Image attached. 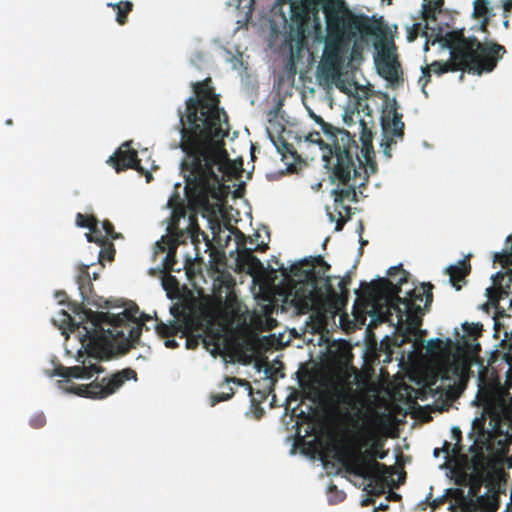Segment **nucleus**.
Listing matches in <instances>:
<instances>
[{
  "mask_svg": "<svg viewBox=\"0 0 512 512\" xmlns=\"http://www.w3.org/2000/svg\"><path fill=\"white\" fill-rule=\"evenodd\" d=\"M503 9L505 12L512 14V0H504Z\"/></svg>",
  "mask_w": 512,
  "mask_h": 512,
  "instance_id": "8fccbe9b",
  "label": "nucleus"
},
{
  "mask_svg": "<svg viewBox=\"0 0 512 512\" xmlns=\"http://www.w3.org/2000/svg\"><path fill=\"white\" fill-rule=\"evenodd\" d=\"M187 229L191 238H195L198 235V233L200 232V228L197 224L196 216H189Z\"/></svg>",
  "mask_w": 512,
  "mask_h": 512,
  "instance_id": "58836bf2",
  "label": "nucleus"
},
{
  "mask_svg": "<svg viewBox=\"0 0 512 512\" xmlns=\"http://www.w3.org/2000/svg\"><path fill=\"white\" fill-rule=\"evenodd\" d=\"M441 450L443 452L447 453V454H449L450 451L453 452V448L451 447V443L445 441Z\"/></svg>",
  "mask_w": 512,
  "mask_h": 512,
  "instance_id": "5fc2aeb1",
  "label": "nucleus"
},
{
  "mask_svg": "<svg viewBox=\"0 0 512 512\" xmlns=\"http://www.w3.org/2000/svg\"><path fill=\"white\" fill-rule=\"evenodd\" d=\"M401 495L396 493V492H393V491H390L386 497V500L387 501H400L401 500Z\"/></svg>",
  "mask_w": 512,
  "mask_h": 512,
  "instance_id": "09e8293b",
  "label": "nucleus"
},
{
  "mask_svg": "<svg viewBox=\"0 0 512 512\" xmlns=\"http://www.w3.org/2000/svg\"><path fill=\"white\" fill-rule=\"evenodd\" d=\"M107 163H109L116 172L127 169H134L138 172L144 171L137 151L129 148V143H124L122 147L109 157Z\"/></svg>",
  "mask_w": 512,
  "mask_h": 512,
  "instance_id": "4468645a",
  "label": "nucleus"
},
{
  "mask_svg": "<svg viewBox=\"0 0 512 512\" xmlns=\"http://www.w3.org/2000/svg\"><path fill=\"white\" fill-rule=\"evenodd\" d=\"M463 330L468 337L476 341V339L481 336L482 325L479 323H465L463 324Z\"/></svg>",
  "mask_w": 512,
  "mask_h": 512,
  "instance_id": "2f4dec72",
  "label": "nucleus"
},
{
  "mask_svg": "<svg viewBox=\"0 0 512 512\" xmlns=\"http://www.w3.org/2000/svg\"><path fill=\"white\" fill-rule=\"evenodd\" d=\"M316 121L320 124L327 140L331 142L330 152L335 158V163L331 168L330 179L332 182L338 181L339 184L346 186L342 189L332 190L334 202L342 204L345 200L350 202L357 201L355 189L357 186L362 185V183H357L360 172L357 169L356 163H359V167L362 166V161L358 154V144L345 129L336 128L325 122L321 117H316Z\"/></svg>",
  "mask_w": 512,
  "mask_h": 512,
  "instance_id": "6e6552de",
  "label": "nucleus"
},
{
  "mask_svg": "<svg viewBox=\"0 0 512 512\" xmlns=\"http://www.w3.org/2000/svg\"><path fill=\"white\" fill-rule=\"evenodd\" d=\"M109 7H112L116 11V21L119 25H125L128 20V14L133 9V3L131 1H120L118 3H109Z\"/></svg>",
  "mask_w": 512,
  "mask_h": 512,
  "instance_id": "412c9836",
  "label": "nucleus"
},
{
  "mask_svg": "<svg viewBox=\"0 0 512 512\" xmlns=\"http://www.w3.org/2000/svg\"><path fill=\"white\" fill-rule=\"evenodd\" d=\"M323 158H324V161L326 162V167H328V168H329V167H330V164H331V159H332L333 157L328 158V157L324 156Z\"/></svg>",
  "mask_w": 512,
  "mask_h": 512,
  "instance_id": "680f3d73",
  "label": "nucleus"
},
{
  "mask_svg": "<svg viewBox=\"0 0 512 512\" xmlns=\"http://www.w3.org/2000/svg\"><path fill=\"white\" fill-rule=\"evenodd\" d=\"M480 488V483L470 487L469 495L462 496L460 500V512H497L499 508V496L497 493L474 496Z\"/></svg>",
  "mask_w": 512,
  "mask_h": 512,
  "instance_id": "f8f14e48",
  "label": "nucleus"
},
{
  "mask_svg": "<svg viewBox=\"0 0 512 512\" xmlns=\"http://www.w3.org/2000/svg\"><path fill=\"white\" fill-rule=\"evenodd\" d=\"M77 284L83 300H85L87 298V293L92 289L88 265H83L80 267L79 274L77 276Z\"/></svg>",
  "mask_w": 512,
  "mask_h": 512,
  "instance_id": "4be33fe9",
  "label": "nucleus"
},
{
  "mask_svg": "<svg viewBox=\"0 0 512 512\" xmlns=\"http://www.w3.org/2000/svg\"><path fill=\"white\" fill-rule=\"evenodd\" d=\"M266 249H268V245L267 244H258L255 248V250L257 251H265Z\"/></svg>",
  "mask_w": 512,
  "mask_h": 512,
  "instance_id": "13d9d810",
  "label": "nucleus"
},
{
  "mask_svg": "<svg viewBox=\"0 0 512 512\" xmlns=\"http://www.w3.org/2000/svg\"><path fill=\"white\" fill-rule=\"evenodd\" d=\"M334 400L339 404L354 406L357 401V391L348 383L339 382L331 387Z\"/></svg>",
  "mask_w": 512,
  "mask_h": 512,
  "instance_id": "f3484780",
  "label": "nucleus"
},
{
  "mask_svg": "<svg viewBox=\"0 0 512 512\" xmlns=\"http://www.w3.org/2000/svg\"><path fill=\"white\" fill-rule=\"evenodd\" d=\"M445 502V497H440L438 499H435L433 503L431 504V507L433 509L438 508L440 505H442Z\"/></svg>",
  "mask_w": 512,
  "mask_h": 512,
  "instance_id": "864d4df0",
  "label": "nucleus"
},
{
  "mask_svg": "<svg viewBox=\"0 0 512 512\" xmlns=\"http://www.w3.org/2000/svg\"><path fill=\"white\" fill-rule=\"evenodd\" d=\"M374 503H375V501L372 498H366L365 500H363L362 506H368V505H371Z\"/></svg>",
  "mask_w": 512,
  "mask_h": 512,
  "instance_id": "bf43d9fd",
  "label": "nucleus"
},
{
  "mask_svg": "<svg viewBox=\"0 0 512 512\" xmlns=\"http://www.w3.org/2000/svg\"><path fill=\"white\" fill-rule=\"evenodd\" d=\"M76 224L81 228H88L91 232L96 233L98 231L99 221L93 215L77 213Z\"/></svg>",
  "mask_w": 512,
  "mask_h": 512,
  "instance_id": "393cba45",
  "label": "nucleus"
},
{
  "mask_svg": "<svg viewBox=\"0 0 512 512\" xmlns=\"http://www.w3.org/2000/svg\"><path fill=\"white\" fill-rule=\"evenodd\" d=\"M489 14L488 2L486 0H475L474 12L475 18H487Z\"/></svg>",
  "mask_w": 512,
  "mask_h": 512,
  "instance_id": "473e14b6",
  "label": "nucleus"
},
{
  "mask_svg": "<svg viewBox=\"0 0 512 512\" xmlns=\"http://www.w3.org/2000/svg\"><path fill=\"white\" fill-rule=\"evenodd\" d=\"M381 73L388 80H394L398 76L397 67L394 62L387 60L381 66Z\"/></svg>",
  "mask_w": 512,
  "mask_h": 512,
  "instance_id": "7c9ffc66",
  "label": "nucleus"
},
{
  "mask_svg": "<svg viewBox=\"0 0 512 512\" xmlns=\"http://www.w3.org/2000/svg\"><path fill=\"white\" fill-rule=\"evenodd\" d=\"M384 440L373 431L352 432L337 450V461L345 472L368 481V493L380 496L387 486L394 485L393 476L397 473L394 466L377 461L388 455L384 449Z\"/></svg>",
  "mask_w": 512,
  "mask_h": 512,
  "instance_id": "39448f33",
  "label": "nucleus"
},
{
  "mask_svg": "<svg viewBox=\"0 0 512 512\" xmlns=\"http://www.w3.org/2000/svg\"><path fill=\"white\" fill-rule=\"evenodd\" d=\"M231 380H232V381H234V382H236V381H237V382H239V383H241V382H242V380H240V379H236V378H232Z\"/></svg>",
  "mask_w": 512,
  "mask_h": 512,
  "instance_id": "774afa93",
  "label": "nucleus"
},
{
  "mask_svg": "<svg viewBox=\"0 0 512 512\" xmlns=\"http://www.w3.org/2000/svg\"><path fill=\"white\" fill-rule=\"evenodd\" d=\"M387 274L390 277H396L397 275H399V278L395 285H398V287H400V288H401V285H403L404 283H406L408 281L409 273L403 269L401 264L398 266L390 267L387 271Z\"/></svg>",
  "mask_w": 512,
  "mask_h": 512,
  "instance_id": "cd10ccee",
  "label": "nucleus"
},
{
  "mask_svg": "<svg viewBox=\"0 0 512 512\" xmlns=\"http://www.w3.org/2000/svg\"><path fill=\"white\" fill-rule=\"evenodd\" d=\"M389 509V505L387 503H381L378 507L374 509V512L378 511H386Z\"/></svg>",
  "mask_w": 512,
  "mask_h": 512,
  "instance_id": "6e6d98bb",
  "label": "nucleus"
},
{
  "mask_svg": "<svg viewBox=\"0 0 512 512\" xmlns=\"http://www.w3.org/2000/svg\"><path fill=\"white\" fill-rule=\"evenodd\" d=\"M306 140L313 144H318L320 147H328L321 138V135L317 131L310 132L306 136Z\"/></svg>",
  "mask_w": 512,
  "mask_h": 512,
  "instance_id": "a19ab883",
  "label": "nucleus"
},
{
  "mask_svg": "<svg viewBox=\"0 0 512 512\" xmlns=\"http://www.w3.org/2000/svg\"><path fill=\"white\" fill-rule=\"evenodd\" d=\"M138 306L127 308L119 314L109 312H96L83 310L84 321L87 325H77L85 333L81 343L86 348L88 355L95 359H108L114 346L125 354L135 348L140 340L144 321H148V315L141 314L139 317Z\"/></svg>",
  "mask_w": 512,
  "mask_h": 512,
  "instance_id": "20e7f679",
  "label": "nucleus"
},
{
  "mask_svg": "<svg viewBox=\"0 0 512 512\" xmlns=\"http://www.w3.org/2000/svg\"><path fill=\"white\" fill-rule=\"evenodd\" d=\"M165 346L167 348L174 349V348L178 347V343L174 339H166L165 340Z\"/></svg>",
  "mask_w": 512,
  "mask_h": 512,
  "instance_id": "603ef678",
  "label": "nucleus"
},
{
  "mask_svg": "<svg viewBox=\"0 0 512 512\" xmlns=\"http://www.w3.org/2000/svg\"><path fill=\"white\" fill-rule=\"evenodd\" d=\"M291 20L287 39L298 48L308 38L314 43H324L322 59L318 66L320 80L327 84L335 83L345 91L341 81V70L347 59L352 41L358 34H374V26L368 18L357 16L347 8L325 5L323 13L326 21V34L323 33L319 12L306 5L291 7Z\"/></svg>",
  "mask_w": 512,
  "mask_h": 512,
  "instance_id": "f03ea898",
  "label": "nucleus"
},
{
  "mask_svg": "<svg viewBox=\"0 0 512 512\" xmlns=\"http://www.w3.org/2000/svg\"><path fill=\"white\" fill-rule=\"evenodd\" d=\"M358 53L357 44L354 43L352 47V56L354 57Z\"/></svg>",
  "mask_w": 512,
  "mask_h": 512,
  "instance_id": "052dcab7",
  "label": "nucleus"
},
{
  "mask_svg": "<svg viewBox=\"0 0 512 512\" xmlns=\"http://www.w3.org/2000/svg\"><path fill=\"white\" fill-rule=\"evenodd\" d=\"M402 114L398 112V104L395 99L388 100L382 111L381 124L385 141L381 143L383 153L391 157V145L396 143L393 137L402 139L404 136L405 124L402 121Z\"/></svg>",
  "mask_w": 512,
  "mask_h": 512,
  "instance_id": "9b49d317",
  "label": "nucleus"
},
{
  "mask_svg": "<svg viewBox=\"0 0 512 512\" xmlns=\"http://www.w3.org/2000/svg\"><path fill=\"white\" fill-rule=\"evenodd\" d=\"M227 388H228V392H222V393H217V394L211 395V397H210L211 406H215L216 404H218L222 401L229 400L234 395L233 389L231 387H227Z\"/></svg>",
  "mask_w": 512,
  "mask_h": 512,
  "instance_id": "f704fd0d",
  "label": "nucleus"
},
{
  "mask_svg": "<svg viewBox=\"0 0 512 512\" xmlns=\"http://www.w3.org/2000/svg\"><path fill=\"white\" fill-rule=\"evenodd\" d=\"M477 399L484 406H489L491 404V396L488 393H482L479 391Z\"/></svg>",
  "mask_w": 512,
  "mask_h": 512,
  "instance_id": "49530a36",
  "label": "nucleus"
},
{
  "mask_svg": "<svg viewBox=\"0 0 512 512\" xmlns=\"http://www.w3.org/2000/svg\"><path fill=\"white\" fill-rule=\"evenodd\" d=\"M458 350H464V352H466L469 357L474 358L478 356L481 350V346L475 341L470 342L468 339L463 338L462 347H458Z\"/></svg>",
  "mask_w": 512,
  "mask_h": 512,
  "instance_id": "c85d7f7f",
  "label": "nucleus"
},
{
  "mask_svg": "<svg viewBox=\"0 0 512 512\" xmlns=\"http://www.w3.org/2000/svg\"><path fill=\"white\" fill-rule=\"evenodd\" d=\"M239 261L247 266L250 274L262 273L264 271V265L253 253L251 248H243L239 251Z\"/></svg>",
  "mask_w": 512,
  "mask_h": 512,
  "instance_id": "6ab92c4d",
  "label": "nucleus"
},
{
  "mask_svg": "<svg viewBox=\"0 0 512 512\" xmlns=\"http://www.w3.org/2000/svg\"><path fill=\"white\" fill-rule=\"evenodd\" d=\"M470 451H477L476 454L472 457V465L476 472L482 473L485 470V454L481 448L473 445L470 448Z\"/></svg>",
  "mask_w": 512,
  "mask_h": 512,
  "instance_id": "bb28decb",
  "label": "nucleus"
},
{
  "mask_svg": "<svg viewBox=\"0 0 512 512\" xmlns=\"http://www.w3.org/2000/svg\"><path fill=\"white\" fill-rule=\"evenodd\" d=\"M100 246L102 247L100 252H99V260L102 261V260H107V261H112L114 260V256H115V248H114V245L111 243V242H107L104 241L103 244H100Z\"/></svg>",
  "mask_w": 512,
  "mask_h": 512,
  "instance_id": "c756f323",
  "label": "nucleus"
},
{
  "mask_svg": "<svg viewBox=\"0 0 512 512\" xmlns=\"http://www.w3.org/2000/svg\"><path fill=\"white\" fill-rule=\"evenodd\" d=\"M421 28H422L421 23H414L412 25L411 30L409 31V36H408L409 40H414L418 36Z\"/></svg>",
  "mask_w": 512,
  "mask_h": 512,
  "instance_id": "de8ad7c7",
  "label": "nucleus"
},
{
  "mask_svg": "<svg viewBox=\"0 0 512 512\" xmlns=\"http://www.w3.org/2000/svg\"><path fill=\"white\" fill-rule=\"evenodd\" d=\"M422 18L424 20H436V9L432 7L431 3H424L422 5Z\"/></svg>",
  "mask_w": 512,
  "mask_h": 512,
  "instance_id": "4c0bfd02",
  "label": "nucleus"
},
{
  "mask_svg": "<svg viewBox=\"0 0 512 512\" xmlns=\"http://www.w3.org/2000/svg\"><path fill=\"white\" fill-rule=\"evenodd\" d=\"M277 150L279 153L286 157L287 155L293 156L295 154V149L293 144L286 142L285 140H279V143L276 144Z\"/></svg>",
  "mask_w": 512,
  "mask_h": 512,
  "instance_id": "e433bc0d",
  "label": "nucleus"
},
{
  "mask_svg": "<svg viewBox=\"0 0 512 512\" xmlns=\"http://www.w3.org/2000/svg\"><path fill=\"white\" fill-rule=\"evenodd\" d=\"M437 40L450 50L451 57L446 62L434 61L421 68L419 83L426 95L425 87L431 81V71L437 75L456 71L481 75L493 71L506 53L504 46L493 42L481 43L476 37L467 38L463 30L449 31Z\"/></svg>",
  "mask_w": 512,
  "mask_h": 512,
  "instance_id": "423d86ee",
  "label": "nucleus"
},
{
  "mask_svg": "<svg viewBox=\"0 0 512 512\" xmlns=\"http://www.w3.org/2000/svg\"><path fill=\"white\" fill-rule=\"evenodd\" d=\"M430 3L432 4V7H434L437 10L442 7V5L444 4V0H434L433 2Z\"/></svg>",
  "mask_w": 512,
  "mask_h": 512,
  "instance_id": "4d7b16f0",
  "label": "nucleus"
},
{
  "mask_svg": "<svg viewBox=\"0 0 512 512\" xmlns=\"http://www.w3.org/2000/svg\"><path fill=\"white\" fill-rule=\"evenodd\" d=\"M405 477H406V472L404 470H402L400 473H399V476H398V484H396L394 482V485H391L390 487H397L399 484H403L404 481H405Z\"/></svg>",
  "mask_w": 512,
  "mask_h": 512,
  "instance_id": "3c124183",
  "label": "nucleus"
},
{
  "mask_svg": "<svg viewBox=\"0 0 512 512\" xmlns=\"http://www.w3.org/2000/svg\"><path fill=\"white\" fill-rule=\"evenodd\" d=\"M505 337H506V339L504 340V343L507 344V347H508V351L506 353V359H507V362L512 365V330H511L510 337L508 338L507 332H505Z\"/></svg>",
  "mask_w": 512,
  "mask_h": 512,
  "instance_id": "a18cd8bd",
  "label": "nucleus"
},
{
  "mask_svg": "<svg viewBox=\"0 0 512 512\" xmlns=\"http://www.w3.org/2000/svg\"><path fill=\"white\" fill-rule=\"evenodd\" d=\"M195 96L186 100L185 112L180 118V148L185 154L181 163L186 179V191L200 206H207L209 198L219 199L224 175L230 167L228 153L222 139L229 134L228 116L219 107L210 77L192 84Z\"/></svg>",
  "mask_w": 512,
  "mask_h": 512,
  "instance_id": "f257e3e1",
  "label": "nucleus"
},
{
  "mask_svg": "<svg viewBox=\"0 0 512 512\" xmlns=\"http://www.w3.org/2000/svg\"><path fill=\"white\" fill-rule=\"evenodd\" d=\"M334 205L335 212L338 215V218L336 219L335 230L341 231L345 223L350 219L351 207L349 205H346L344 202H342V204L338 203V205L337 203L334 202Z\"/></svg>",
  "mask_w": 512,
  "mask_h": 512,
  "instance_id": "5701e85b",
  "label": "nucleus"
},
{
  "mask_svg": "<svg viewBox=\"0 0 512 512\" xmlns=\"http://www.w3.org/2000/svg\"><path fill=\"white\" fill-rule=\"evenodd\" d=\"M316 265L329 269L330 266L322 256L312 257L295 263L290 268L283 264L279 266L282 276L287 280L290 287L283 300L284 308H293L297 315H310L311 329L320 333L328 323V314L334 316L341 307L348 302L351 282L349 275L340 278L338 281L339 292H337L331 278H322L315 271Z\"/></svg>",
  "mask_w": 512,
  "mask_h": 512,
  "instance_id": "7ed1b4c3",
  "label": "nucleus"
},
{
  "mask_svg": "<svg viewBox=\"0 0 512 512\" xmlns=\"http://www.w3.org/2000/svg\"><path fill=\"white\" fill-rule=\"evenodd\" d=\"M218 340L219 338L216 336H212L209 338L206 336H202V343L207 349H209L210 346H214L215 350H219Z\"/></svg>",
  "mask_w": 512,
  "mask_h": 512,
  "instance_id": "c03bdc74",
  "label": "nucleus"
},
{
  "mask_svg": "<svg viewBox=\"0 0 512 512\" xmlns=\"http://www.w3.org/2000/svg\"><path fill=\"white\" fill-rule=\"evenodd\" d=\"M506 243H511L509 247L504 248L501 252H496L493 261L502 265V267L512 266V235L506 239Z\"/></svg>",
  "mask_w": 512,
  "mask_h": 512,
  "instance_id": "b1692460",
  "label": "nucleus"
},
{
  "mask_svg": "<svg viewBox=\"0 0 512 512\" xmlns=\"http://www.w3.org/2000/svg\"><path fill=\"white\" fill-rule=\"evenodd\" d=\"M168 206L172 210L169 230L173 232L174 230H178L180 219L186 216V207L178 194H174L169 199Z\"/></svg>",
  "mask_w": 512,
  "mask_h": 512,
  "instance_id": "a211bd4d",
  "label": "nucleus"
},
{
  "mask_svg": "<svg viewBox=\"0 0 512 512\" xmlns=\"http://www.w3.org/2000/svg\"><path fill=\"white\" fill-rule=\"evenodd\" d=\"M223 282L218 288L214 287L213 295L204 299L199 307V317L185 315L183 318V333L186 335V347L195 349L202 342V335H194L193 331L200 329L201 322L206 327L216 322H228L233 319L238 309V300L231 286H226L225 296L222 294Z\"/></svg>",
  "mask_w": 512,
  "mask_h": 512,
  "instance_id": "9d476101",
  "label": "nucleus"
},
{
  "mask_svg": "<svg viewBox=\"0 0 512 512\" xmlns=\"http://www.w3.org/2000/svg\"><path fill=\"white\" fill-rule=\"evenodd\" d=\"M329 216H330V219H331L332 221H334V220L336 219V218H335V215H334V214H332V213H329Z\"/></svg>",
  "mask_w": 512,
  "mask_h": 512,
  "instance_id": "69168bd1",
  "label": "nucleus"
},
{
  "mask_svg": "<svg viewBox=\"0 0 512 512\" xmlns=\"http://www.w3.org/2000/svg\"><path fill=\"white\" fill-rule=\"evenodd\" d=\"M85 351H87L85 349ZM87 353L88 359H83L82 355L79 354L77 361L81 362L82 365H76L72 367H65L59 365L54 369L53 375L60 376L66 379L77 378V379H90L94 374L101 373L104 371L103 367L97 362H92L91 357ZM100 359H96L99 361ZM137 373L132 368H125L121 371L113 373L109 377H103L100 381H93L90 384L75 385L70 383L68 380L59 381V386L64 391L74 393L81 397H87L92 399H103L114 394L120 389L126 381L134 380L137 381Z\"/></svg>",
  "mask_w": 512,
  "mask_h": 512,
  "instance_id": "1a4fd4ad",
  "label": "nucleus"
},
{
  "mask_svg": "<svg viewBox=\"0 0 512 512\" xmlns=\"http://www.w3.org/2000/svg\"><path fill=\"white\" fill-rule=\"evenodd\" d=\"M486 295L496 308H499V302L505 299H508L509 308H512V270L498 272L493 277V286L486 289Z\"/></svg>",
  "mask_w": 512,
  "mask_h": 512,
  "instance_id": "ddd939ff",
  "label": "nucleus"
},
{
  "mask_svg": "<svg viewBox=\"0 0 512 512\" xmlns=\"http://www.w3.org/2000/svg\"><path fill=\"white\" fill-rule=\"evenodd\" d=\"M433 343L440 344L441 341L439 339H436L435 341H430L429 345L431 346Z\"/></svg>",
  "mask_w": 512,
  "mask_h": 512,
  "instance_id": "0e129e2a",
  "label": "nucleus"
},
{
  "mask_svg": "<svg viewBox=\"0 0 512 512\" xmlns=\"http://www.w3.org/2000/svg\"><path fill=\"white\" fill-rule=\"evenodd\" d=\"M183 322L181 324L171 323L170 325L163 322L156 325V332L162 338H169L175 335L178 331L182 330Z\"/></svg>",
  "mask_w": 512,
  "mask_h": 512,
  "instance_id": "a878e982",
  "label": "nucleus"
},
{
  "mask_svg": "<svg viewBox=\"0 0 512 512\" xmlns=\"http://www.w3.org/2000/svg\"><path fill=\"white\" fill-rule=\"evenodd\" d=\"M102 230L104 231L103 236L105 239L110 238L116 240L122 238V234L115 231L113 224L109 220H104L101 223Z\"/></svg>",
  "mask_w": 512,
  "mask_h": 512,
  "instance_id": "72a5a7b5",
  "label": "nucleus"
},
{
  "mask_svg": "<svg viewBox=\"0 0 512 512\" xmlns=\"http://www.w3.org/2000/svg\"><path fill=\"white\" fill-rule=\"evenodd\" d=\"M163 287L165 290L170 291L178 288V281L175 276L168 275L163 279Z\"/></svg>",
  "mask_w": 512,
  "mask_h": 512,
  "instance_id": "79ce46f5",
  "label": "nucleus"
},
{
  "mask_svg": "<svg viewBox=\"0 0 512 512\" xmlns=\"http://www.w3.org/2000/svg\"><path fill=\"white\" fill-rule=\"evenodd\" d=\"M12 123H13V122H12V120H11V119H8V120L6 121V124H7V125H12Z\"/></svg>",
  "mask_w": 512,
  "mask_h": 512,
  "instance_id": "338daca9",
  "label": "nucleus"
},
{
  "mask_svg": "<svg viewBox=\"0 0 512 512\" xmlns=\"http://www.w3.org/2000/svg\"><path fill=\"white\" fill-rule=\"evenodd\" d=\"M433 288L434 286L430 282L422 283L402 298L399 296L401 288L387 278L361 283V291L364 296L376 303L381 301L385 303L386 311L383 313V320H388L392 311L396 313L406 339L417 335L422 325L423 310L428 309L433 301Z\"/></svg>",
  "mask_w": 512,
  "mask_h": 512,
  "instance_id": "0eeeda50",
  "label": "nucleus"
},
{
  "mask_svg": "<svg viewBox=\"0 0 512 512\" xmlns=\"http://www.w3.org/2000/svg\"><path fill=\"white\" fill-rule=\"evenodd\" d=\"M362 130L360 140L362 143L361 153L365 160V164L374 173L376 171V162L374 161V149L372 144V131L366 126V123L361 120L360 122Z\"/></svg>",
  "mask_w": 512,
  "mask_h": 512,
  "instance_id": "dca6fc26",
  "label": "nucleus"
},
{
  "mask_svg": "<svg viewBox=\"0 0 512 512\" xmlns=\"http://www.w3.org/2000/svg\"><path fill=\"white\" fill-rule=\"evenodd\" d=\"M86 238L89 242H95L97 244H103L104 241H106L105 237L103 236L102 230L98 227V231L96 233L89 232L86 234Z\"/></svg>",
  "mask_w": 512,
  "mask_h": 512,
  "instance_id": "ea45409f",
  "label": "nucleus"
},
{
  "mask_svg": "<svg viewBox=\"0 0 512 512\" xmlns=\"http://www.w3.org/2000/svg\"><path fill=\"white\" fill-rule=\"evenodd\" d=\"M30 426L34 429H40L46 424V417L43 412L35 413L29 420Z\"/></svg>",
  "mask_w": 512,
  "mask_h": 512,
  "instance_id": "c9c22d12",
  "label": "nucleus"
},
{
  "mask_svg": "<svg viewBox=\"0 0 512 512\" xmlns=\"http://www.w3.org/2000/svg\"><path fill=\"white\" fill-rule=\"evenodd\" d=\"M439 454H440V449L436 448V449L434 450V456H435V457H438V456H439Z\"/></svg>",
  "mask_w": 512,
  "mask_h": 512,
  "instance_id": "e2e57ef3",
  "label": "nucleus"
},
{
  "mask_svg": "<svg viewBox=\"0 0 512 512\" xmlns=\"http://www.w3.org/2000/svg\"><path fill=\"white\" fill-rule=\"evenodd\" d=\"M495 424L493 425L492 432L489 433V437L492 439H495L497 442V445L500 447V450L505 453L508 451L509 446L511 444V435L509 434L508 430L503 431L500 420L495 419Z\"/></svg>",
  "mask_w": 512,
  "mask_h": 512,
  "instance_id": "aec40b11",
  "label": "nucleus"
},
{
  "mask_svg": "<svg viewBox=\"0 0 512 512\" xmlns=\"http://www.w3.org/2000/svg\"><path fill=\"white\" fill-rule=\"evenodd\" d=\"M470 272V256H466L464 259L458 261L457 264L450 265L446 269V273L449 275V282L456 290H460L463 285L467 283L466 278Z\"/></svg>",
  "mask_w": 512,
  "mask_h": 512,
  "instance_id": "2eb2a0df",
  "label": "nucleus"
},
{
  "mask_svg": "<svg viewBox=\"0 0 512 512\" xmlns=\"http://www.w3.org/2000/svg\"><path fill=\"white\" fill-rule=\"evenodd\" d=\"M452 434H453L454 439L456 440V444L453 447V453L457 454L461 450V448L459 446V442L462 439V432H461V430L458 427H454L452 429Z\"/></svg>",
  "mask_w": 512,
  "mask_h": 512,
  "instance_id": "37998d69",
  "label": "nucleus"
}]
</instances>
